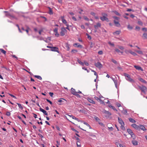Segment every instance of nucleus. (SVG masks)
<instances>
[{
    "label": "nucleus",
    "instance_id": "f257e3e1",
    "mask_svg": "<svg viewBox=\"0 0 147 147\" xmlns=\"http://www.w3.org/2000/svg\"><path fill=\"white\" fill-rule=\"evenodd\" d=\"M124 76L125 77L126 79L128 81L131 83L135 82V81L130 78V76L129 74L126 73H124Z\"/></svg>",
    "mask_w": 147,
    "mask_h": 147
},
{
    "label": "nucleus",
    "instance_id": "f03ea898",
    "mask_svg": "<svg viewBox=\"0 0 147 147\" xmlns=\"http://www.w3.org/2000/svg\"><path fill=\"white\" fill-rule=\"evenodd\" d=\"M102 16L100 17V20L103 21H106L107 22H109V19L107 18V14L105 13H102Z\"/></svg>",
    "mask_w": 147,
    "mask_h": 147
},
{
    "label": "nucleus",
    "instance_id": "7ed1b4c3",
    "mask_svg": "<svg viewBox=\"0 0 147 147\" xmlns=\"http://www.w3.org/2000/svg\"><path fill=\"white\" fill-rule=\"evenodd\" d=\"M138 87L142 92L144 93H146V91L147 90V88L145 86L142 85L141 86H138Z\"/></svg>",
    "mask_w": 147,
    "mask_h": 147
},
{
    "label": "nucleus",
    "instance_id": "20e7f679",
    "mask_svg": "<svg viewBox=\"0 0 147 147\" xmlns=\"http://www.w3.org/2000/svg\"><path fill=\"white\" fill-rule=\"evenodd\" d=\"M67 32V30L64 27H62L61 28V31L60 32V34L62 36H64L65 35V33Z\"/></svg>",
    "mask_w": 147,
    "mask_h": 147
},
{
    "label": "nucleus",
    "instance_id": "39448f33",
    "mask_svg": "<svg viewBox=\"0 0 147 147\" xmlns=\"http://www.w3.org/2000/svg\"><path fill=\"white\" fill-rule=\"evenodd\" d=\"M94 65L96 67L99 68V69H100V68H102V64L99 61L95 63Z\"/></svg>",
    "mask_w": 147,
    "mask_h": 147
},
{
    "label": "nucleus",
    "instance_id": "423d86ee",
    "mask_svg": "<svg viewBox=\"0 0 147 147\" xmlns=\"http://www.w3.org/2000/svg\"><path fill=\"white\" fill-rule=\"evenodd\" d=\"M102 112L103 113L106 114V115H105V116L106 117H109L111 115V113L105 110H104Z\"/></svg>",
    "mask_w": 147,
    "mask_h": 147
},
{
    "label": "nucleus",
    "instance_id": "0eeeda50",
    "mask_svg": "<svg viewBox=\"0 0 147 147\" xmlns=\"http://www.w3.org/2000/svg\"><path fill=\"white\" fill-rule=\"evenodd\" d=\"M50 51H55L58 52V53H59V51L58 48L57 47H53L52 48V49H51Z\"/></svg>",
    "mask_w": 147,
    "mask_h": 147
},
{
    "label": "nucleus",
    "instance_id": "6e6552de",
    "mask_svg": "<svg viewBox=\"0 0 147 147\" xmlns=\"http://www.w3.org/2000/svg\"><path fill=\"white\" fill-rule=\"evenodd\" d=\"M94 119L100 125H103V124L101 122L100 120L97 117H94Z\"/></svg>",
    "mask_w": 147,
    "mask_h": 147
},
{
    "label": "nucleus",
    "instance_id": "1a4fd4ad",
    "mask_svg": "<svg viewBox=\"0 0 147 147\" xmlns=\"http://www.w3.org/2000/svg\"><path fill=\"white\" fill-rule=\"evenodd\" d=\"M131 125L136 129L138 130H140V126L138 125L135 124H132Z\"/></svg>",
    "mask_w": 147,
    "mask_h": 147
},
{
    "label": "nucleus",
    "instance_id": "9d476101",
    "mask_svg": "<svg viewBox=\"0 0 147 147\" xmlns=\"http://www.w3.org/2000/svg\"><path fill=\"white\" fill-rule=\"evenodd\" d=\"M73 46L76 47L80 48H82L83 47L79 43H75L74 44Z\"/></svg>",
    "mask_w": 147,
    "mask_h": 147
},
{
    "label": "nucleus",
    "instance_id": "9b49d317",
    "mask_svg": "<svg viewBox=\"0 0 147 147\" xmlns=\"http://www.w3.org/2000/svg\"><path fill=\"white\" fill-rule=\"evenodd\" d=\"M113 22L116 26L119 27L121 26V25L117 21L115 20H114Z\"/></svg>",
    "mask_w": 147,
    "mask_h": 147
},
{
    "label": "nucleus",
    "instance_id": "f8f14e48",
    "mask_svg": "<svg viewBox=\"0 0 147 147\" xmlns=\"http://www.w3.org/2000/svg\"><path fill=\"white\" fill-rule=\"evenodd\" d=\"M39 110L40 111L42 112L45 115L47 116L48 115V114L47 113V111L41 107L40 108Z\"/></svg>",
    "mask_w": 147,
    "mask_h": 147
},
{
    "label": "nucleus",
    "instance_id": "ddd939ff",
    "mask_svg": "<svg viewBox=\"0 0 147 147\" xmlns=\"http://www.w3.org/2000/svg\"><path fill=\"white\" fill-rule=\"evenodd\" d=\"M101 26V24L99 22H98L96 24V25L94 26V27L95 29H97L98 28H100Z\"/></svg>",
    "mask_w": 147,
    "mask_h": 147
},
{
    "label": "nucleus",
    "instance_id": "4468645a",
    "mask_svg": "<svg viewBox=\"0 0 147 147\" xmlns=\"http://www.w3.org/2000/svg\"><path fill=\"white\" fill-rule=\"evenodd\" d=\"M134 67L137 70H141V71H143V69L142 68V67L139 66H137V65H135L134 66Z\"/></svg>",
    "mask_w": 147,
    "mask_h": 147
},
{
    "label": "nucleus",
    "instance_id": "2eb2a0df",
    "mask_svg": "<svg viewBox=\"0 0 147 147\" xmlns=\"http://www.w3.org/2000/svg\"><path fill=\"white\" fill-rule=\"evenodd\" d=\"M61 19L63 23L65 24V25L67 24V21L65 19H64V16H61Z\"/></svg>",
    "mask_w": 147,
    "mask_h": 147
},
{
    "label": "nucleus",
    "instance_id": "dca6fc26",
    "mask_svg": "<svg viewBox=\"0 0 147 147\" xmlns=\"http://www.w3.org/2000/svg\"><path fill=\"white\" fill-rule=\"evenodd\" d=\"M140 129L144 131H145L146 130V129L144 126L143 125H140Z\"/></svg>",
    "mask_w": 147,
    "mask_h": 147
},
{
    "label": "nucleus",
    "instance_id": "f3484780",
    "mask_svg": "<svg viewBox=\"0 0 147 147\" xmlns=\"http://www.w3.org/2000/svg\"><path fill=\"white\" fill-rule=\"evenodd\" d=\"M48 8L49 9V13L50 15L53 14V13L52 9L49 7H48Z\"/></svg>",
    "mask_w": 147,
    "mask_h": 147
},
{
    "label": "nucleus",
    "instance_id": "a211bd4d",
    "mask_svg": "<svg viewBox=\"0 0 147 147\" xmlns=\"http://www.w3.org/2000/svg\"><path fill=\"white\" fill-rule=\"evenodd\" d=\"M4 12L5 13V16L6 17H8V18L10 16V14L9 13L8 11H4Z\"/></svg>",
    "mask_w": 147,
    "mask_h": 147
},
{
    "label": "nucleus",
    "instance_id": "6ab92c4d",
    "mask_svg": "<svg viewBox=\"0 0 147 147\" xmlns=\"http://www.w3.org/2000/svg\"><path fill=\"white\" fill-rule=\"evenodd\" d=\"M111 78L112 79V80L115 83V87L116 88H117V80H115L114 78H113L112 77Z\"/></svg>",
    "mask_w": 147,
    "mask_h": 147
},
{
    "label": "nucleus",
    "instance_id": "aec40b11",
    "mask_svg": "<svg viewBox=\"0 0 147 147\" xmlns=\"http://www.w3.org/2000/svg\"><path fill=\"white\" fill-rule=\"evenodd\" d=\"M139 80L141 82L145 84H146L147 83V82L145 80L142 78H138Z\"/></svg>",
    "mask_w": 147,
    "mask_h": 147
},
{
    "label": "nucleus",
    "instance_id": "412c9836",
    "mask_svg": "<svg viewBox=\"0 0 147 147\" xmlns=\"http://www.w3.org/2000/svg\"><path fill=\"white\" fill-rule=\"evenodd\" d=\"M127 131L129 134L130 135H133V133L132 132V130L130 129H127Z\"/></svg>",
    "mask_w": 147,
    "mask_h": 147
},
{
    "label": "nucleus",
    "instance_id": "4be33fe9",
    "mask_svg": "<svg viewBox=\"0 0 147 147\" xmlns=\"http://www.w3.org/2000/svg\"><path fill=\"white\" fill-rule=\"evenodd\" d=\"M71 94L74 95L75 94H76V93H77V92L73 88H71Z\"/></svg>",
    "mask_w": 147,
    "mask_h": 147
},
{
    "label": "nucleus",
    "instance_id": "5701e85b",
    "mask_svg": "<svg viewBox=\"0 0 147 147\" xmlns=\"http://www.w3.org/2000/svg\"><path fill=\"white\" fill-rule=\"evenodd\" d=\"M65 47L66 48V50L67 51H69L70 49L69 45L67 43H66L65 44Z\"/></svg>",
    "mask_w": 147,
    "mask_h": 147
},
{
    "label": "nucleus",
    "instance_id": "b1692460",
    "mask_svg": "<svg viewBox=\"0 0 147 147\" xmlns=\"http://www.w3.org/2000/svg\"><path fill=\"white\" fill-rule=\"evenodd\" d=\"M9 18L11 19H12V18L15 19L16 20H17L18 18H17L15 16L13 15L12 14H11Z\"/></svg>",
    "mask_w": 147,
    "mask_h": 147
},
{
    "label": "nucleus",
    "instance_id": "393cba45",
    "mask_svg": "<svg viewBox=\"0 0 147 147\" xmlns=\"http://www.w3.org/2000/svg\"><path fill=\"white\" fill-rule=\"evenodd\" d=\"M88 101L91 103H92L93 104H95V102L93 100L92 98H88Z\"/></svg>",
    "mask_w": 147,
    "mask_h": 147
},
{
    "label": "nucleus",
    "instance_id": "a878e982",
    "mask_svg": "<svg viewBox=\"0 0 147 147\" xmlns=\"http://www.w3.org/2000/svg\"><path fill=\"white\" fill-rule=\"evenodd\" d=\"M122 124H121V128L124 131L125 130V128L124 125V123H122Z\"/></svg>",
    "mask_w": 147,
    "mask_h": 147
},
{
    "label": "nucleus",
    "instance_id": "bb28decb",
    "mask_svg": "<svg viewBox=\"0 0 147 147\" xmlns=\"http://www.w3.org/2000/svg\"><path fill=\"white\" fill-rule=\"evenodd\" d=\"M132 143L134 146H136L138 144V142L136 140H132Z\"/></svg>",
    "mask_w": 147,
    "mask_h": 147
},
{
    "label": "nucleus",
    "instance_id": "cd10ccee",
    "mask_svg": "<svg viewBox=\"0 0 147 147\" xmlns=\"http://www.w3.org/2000/svg\"><path fill=\"white\" fill-rule=\"evenodd\" d=\"M129 121L132 123H135L136 122V121L133 119L130 118H129Z\"/></svg>",
    "mask_w": 147,
    "mask_h": 147
},
{
    "label": "nucleus",
    "instance_id": "c85d7f7f",
    "mask_svg": "<svg viewBox=\"0 0 147 147\" xmlns=\"http://www.w3.org/2000/svg\"><path fill=\"white\" fill-rule=\"evenodd\" d=\"M118 120L119 123L120 124H122V123H124V122L120 118H119V117H118Z\"/></svg>",
    "mask_w": 147,
    "mask_h": 147
},
{
    "label": "nucleus",
    "instance_id": "c756f323",
    "mask_svg": "<svg viewBox=\"0 0 147 147\" xmlns=\"http://www.w3.org/2000/svg\"><path fill=\"white\" fill-rule=\"evenodd\" d=\"M84 124L86 125L88 127H89V128L90 129H92L91 127L90 126V125L87 122L84 121L83 122Z\"/></svg>",
    "mask_w": 147,
    "mask_h": 147
},
{
    "label": "nucleus",
    "instance_id": "7c9ffc66",
    "mask_svg": "<svg viewBox=\"0 0 147 147\" xmlns=\"http://www.w3.org/2000/svg\"><path fill=\"white\" fill-rule=\"evenodd\" d=\"M0 51H1V53H3V54H4L5 55L6 52L5 50H4L3 49H0Z\"/></svg>",
    "mask_w": 147,
    "mask_h": 147
},
{
    "label": "nucleus",
    "instance_id": "2f4dec72",
    "mask_svg": "<svg viewBox=\"0 0 147 147\" xmlns=\"http://www.w3.org/2000/svg\"><path fill=\"white\" fill-rule=\"evenodd\" d=\"M78 62L82 65L83 66L84 65V63L81 61L79 59L78 60Z\"/></svg>",
    "mask_w": 147,
    "mask_h": 147
},
{
    "label": "nucleus",
    "instance_id": "473e14b6",
    "mask_svg": "<svg viewBox=\"0 0 147 147\" xmlns=\"http://www.w3.org/2000/svg\"><path fill=\"white\" fill-rule=\"evenodd\" d=\"M34 76L35 78H36L40 80H41L42 79V78L41 77L39 76L34 75Z\"/></svg>",
    "mask_w": 147,
    "mask_h": 147
},
{
    "label": "nucleus",
    "instance_id": "72a5a7b5",
    "mask_svg": "<svg viewBox=\"0 0 147 147\" xmlns=\"http://www.w3.org/2000/svg\"><path fill=\"white\" fill-rule=\"evenodd\" d=\"M120 33V31H116L115 32H113V34H116L119 35Z\"/></svg>",
    "mask_w": 147,
    "mask_h": 147
},
{
    "label": "nucleus",
    "instance_id": "f704fd0d",
    "mask_svg": "<svg viewBox=\"0 0 147 147\" xmlns=\"http://www.w3.org/2000/svg\"><path fill=\"white\" fill-rule=\"evenodd\" d=\"M130 53L134 56H136L137 55V54L136 53L132 51L131 50L130 51Z\"/></svg>",
    "mask_w": 147,
    "mask_h": 147
},
{
    "label": "nucleus",
    "instance_id": "c9c22d12",
    "mask_svg": "<svg viewBox=\"0 0 147 147\" xmlns=\"http://www.w3.org/2000/svg\"><path fill=\"white\" fill-rule=\"evenodd\" d=\"M143 37L144 38V39H147V33H144L143 34Z\"/></svg>",
    "mask_w": 147,
    "mask_h": 147
},
{
    "label": "nucleus",
    "instance_id": "e433bc0d",
    "mask_svg": "<svg viewBox=\"0 0 147 147\" xmlns=\"http://www.w3.org/2000/svg\"><path fill=\"white\" fill-rule=\"evenodd\" d=\"M63 100L66 101V100L65 99L62 98H61L58 101L59 102H63Z\"/></svg>",
    "mask_w": 147,
    "mask_h": 147
},
{
    "label": "nucleus",
    "instance_id": "4c0bfd02",
    "mask_svg": "<svg viewBox=\"0 0 147 147\" xmlns=\"http://www.w3.org/2000/svg\"><path fill=\"white\" fill-rule=\"evenodd\" d=\"M19 108L20 109H21L22 110L23 109V107L21 105L20 103H17Z\"/></svg>",
    "mask_w": 147,
    "mask_h": 147
},
{
    "label": "nucleus",
    "instance_id": "58836bf2",
    "mask_svg": "<svg viewBox=\"0 0 147 147\" xmlns=\"http://www.w3.org/2000/svg\"><path fill=\"white\" fill-rule=\"evenodd\" d=\"M78 52V51L75 49H73L71 51V53L72 54Z\"/></svg>",
    "mask_w": 147,
    "mask_h": 147
},
{
    "label": "nucleus",
    "instance_id": "ea45409f",
    "mask_svg": "<svg viewBox=\"0 0 147 147\" xmlns=\"http://www.w3.org/2000/svg\"><path fill=\"white\" fill-rule=\"evenodd\" d=\"M113 18L117 21L119 20L120 19L119 18L115 16H113Z\"/></svg>",
    "mask_w": 147,
    "mask_h": 147
},
{
    "label": "nucleus",
    "instance_id": "a19ab883",
    "mask_svg": "<svg viewBox=\"0 0 147 147\" xmlns=\"http://www.w3.org/2000/svg\"><path fill=\"white\" fill-rule=\"evenodd\" d=\"M76 144H77V147H80L81 144H80V141H78L77 142Z\"/></svg>",
    "mask_w": 147,
    "mask_h": 147
},
{
    "label": "nucleus",
    "instance_id": "79ce46f5",
    "mask_svg": "<svg viewBox=\"0 0 147 147\" xmlns=\"http://www.w3.org/2000/svg\"><path fill=\"white\" fill-rule=\"evenodd\" d=\"M114 12L116 15L119 16H121V14L119 13L117 11H115Z\"/></svg>",
    "mask_w": 147,
    "mask_h": 147
},
{
    "label": "nucleus",
    "instance_id": "37998d69",
    "mask_svg": "<svg viewBox=\"0 0 147 147\" xmlns=\"http://www.w3.org/2000/svg\"><path fill=\"white\" fill-rule=\"evenodd\" d=\"M111 60V61L115 64H117V62L116 60L113 59H112Z\"/></svg>",
    "mask_w": 147,
    "mask_h": 147
},
{
    "label": "nucleus",
    "instance_id": "c03bdc74",
    "mask_svg": "<svg viewBox=\"0 0 147 147\" xmlns=\"http://www.w3.org/2000/svg\"><path fill=\"white\" fill-rule=\"evenodd\" d=\"M72 119H75V120L78 121H80V120H79V119L78 118L76 117L75 116H74V117H73V118Z\"/></svg>",
    "mask_w": 147,
    "mask_h": 147
},
{
    "label": "nucleus",
    "instance_id": "a18cd8bd",
    "mask_svg": "<svg viewBox=\"0 0 147 147\" xmlns=\"http://www.w3.org/2000/svg\"><path fill=\"white\" fill-rule=\"evenodd\" d=\"M115 51L117 53H121L122 54L123 52H121L119 49H115Z\"/></svg>",
    "mask_w": 147,
    "mask_h": 147
},
{
    "label": "nucleus",
    "instance_id": "49530a36",
    "mask_svg": "<svg viewBox=\"0 0 147 147\" xmlns=\"http://www.w3.org/2000/svg\"><path fill=\"white\" fill-rule=\"evenodd\" d=\"M83 18H84V20H86V21H89V18L86 16H84L83 17Z\"/></svg>",
    "mask_w": 147,
    "mask_h": 147
},
{
    "label": "nucleus",
    "instance_id": "de8ad7c7",
    "mask_svg": "<svg viewBox=\"0 0 147 147\" xmlns=\"http://www.w3.org/2000/svg\"><path fill=\"white\" fill-rule=\"evenodd\" d=\"M127 28L129 30H132L133 29V27L129 25L127 26Z\"/></svg>",
    "mask_w": 147,
    "mask_h": 147
},
{
    "label": "nucleus",
    "instance_id": "09e8293b",
    "mask_svg": "<svg viewBox=\"0 0 147 147\" xmlns=\"http://www.w3.org/2000/svg\"><path fill=\"white\" fill-rule=\"evenodd\" d=\"M29 29H30V28L28 27H27V29L25 30V31L26 32L27 34H28L29 30Z\"/></svg>",
    "mask_w": 147,
    "mask_h": 147
},
{
    "label": "nucleus",
    "instance_id": "8fccbe9b",
    "mask_svg": "<svg viewBox=\"0 0 147 147\" xmlns=\"http://www.w3.org/2000/svg\"><path fill=\"white\" fill-rule=\"evenodd\" d=\"M138 24L140 25H142L143 23L141 21H138Z\"/></svg>",
    "mask_w": 147,
    "mask_h": 147
},
{
    "label": "nucleus",
    "instance_id": "3c124183",
    "mask_svg": "<svg viewBox=\"0 0 147 147\" xmlns=\"http://www.w3.org/2000/svg\"><path fill=\"white\" fill-rule=\"evenodd\" d=\"M58 30L57 28H55L53 30V32L55 33H57L58 32Z\"/></svg>",
    "mask_w": 147,
    "mask_h": 147
},
{
    "label": "nucleus",
    "instance_id": "603ef678",
    "mask_svg": "<svg viewBox=\"0 0 147 147\" xmlns=\"http://www.w3.org/2000/svg\"><path fill=\"white\" fill-rule=\"evenodd\" d=\"M103 52L102 51H99L98 52V54L100 55H102L103 54Z\"/></svg>",
    "mask_w": 147,
    "mask_h": 147
},
{
    "label": "nucleus",
    "instance_id": "864d4df0",
    "mask_svg": "<svg viewBox=\"0 0 147 147\" xmlns=\"http://www.w3.org/2000/svg\"><path fill=\"white\" fill-rule=\"evenodd\" d=\"M46 100L48 102H49L50 104H51V105L52 104V102L49 100L48 99H47V98L46 99Z\"/></svg>",
    "mask_w": 147,
    "mask_h": 147
},
{
    "label": "nucleus",
    "instance_id": "5fc2aeb1",
    "mask_svg": "<svg viewBox=\"0 0 147 147\" xmlns=\"http://www.w3.org/2000/svg\"><path fill=\"white\" fill-rule=\"evenodd\" d=\"M71 129L72 131H74L76 132L77 133H79V132L78 131H77L75 129H74V128H71Z\"/></svg>",
    "mask_w": 147,
    "mask_h": 147
},
{
    "label": "nucleus",
    "instance_id": "6e6d98bb",
    "mask_svg": "<svg viewBox=\"0 0 147 147\" xmlns=\"http://www.w3.org/2000/svg\"><path fill=\"white\" fill-rule=\"evenodd\" d=\"M11 113L10 112L7 111L6 113V115L7 116H9L10 115Z\"/></svg>",
    "mask_w": 147,
    "mask_h": 147
},
{
    "label": "nucleus",
    "instance_id": "4d7b16f0",
    "mask_svg": "<svg viewBox=\"0 0 147 147\" xmlns=\"http://www.w3.org/2000/svg\"><path fill=\"white\" fill-rule=\"evenodd\" d=\"M94 98L95 100H97L98 101H99V100H100V98H99L97 96L94 97Z\"/></svg>",
    "mask_w": 147,
    "mask_h": 147
},
{
    "label": "nucleus",
    "instance_id": "13d9d810",
    "mask_svg": "<svg viewBox=\"0 0 147 147\" xmlns=\"http://www.w3.org/2000/svg\"><path fill=\"white\" fill-rule=\"evenodd\" d=\"M84 63L86 66H88L89 65V64L86 61H84Z\"/></svg>",
    "mask_w": 147,
    "mask_h": 147
},
{
    "label": "nucleus",
    "instance_id": "bf43d9fd",
    "mask_svg": "<svg viewBox=\"0 0 147 147\" xmlns=\"http://www.w3.org/2000/svg\"><path fill=\"white\" fill-rule=\"evenodd\" d=\"M38 136L40 138H43L44 137L43 136L40 134L39 133V134H38Z\"/></svg>",
    "mask_w": 147,
    "mask_h": 147
},
{
    "label": "nucleus",
    "instance_id": "052dcab7",
    "mask_svg": "<svg viewBox=\"0 0 147 147\" xmlns=\"http://www.w3.org/2000/svg\"><path fill=\"white\" fill-rule=\"evenodd\" d=\"M131 137L134 139H135L136 137L134 133H133V135H131Z\"/></svg>",
    "mask_w": 147,
    "mask_h": 147
},
{
    "label": "nucleus",
    "instance_id": "680f3d73",
    "mask_svg": "<svg viewBox=\"0 0 147 147\" xmlns=\"http://www.w3.org/2000/svg\"><path fill=\"white\" fill-rule=\"evenodd\" d=\"M74 95L78 97H80V95L79 94H78V93H76V94H74Z\"/></svg>",
    "mask_w": 147,
    "mask_h": 147
},
{
    "label": "nucleus",
    "instance_id": "e2e57ef3",
    "mask_svg": "<svg viewBox=\"0 0 147 147\" xmlns=\"http://www.w3.org/2000/svg\"><path fill=\"white\" fill-rule=\"evenodd\" d=\"M9 95L11 97H13L15 99L16 98V97L15 96H14L12 94H9Z\"/></svg>",
    "mask_w": 147,
    "mask_h": 147
},
{
    "label": "nucleus",
    "instance_id": "0e129e2a",
    "mask_svg": "<svg viewBox=\"0 0 147 147\" xmlns=\"http://www.w3.org/2000/svg\"><path fill=\"white\" fill-rule=\"evenodd\" d=\"M140 29V28L139 26H137L136 27L135 29L136 30H139Z\"/></svg>",
    "mask_w": 147,
    "mask_h": 147
},
{
    "label": "nucleus",
    "instance_id": "69168bd1",
    "mask_svg": "<svg viewBox=\"0 0 147 147\" xmlns=\"http://www.w3.org/2000/svg\"><path fill=\"white\" fill-rule=\"evenodd\" d=\"M66 26H67V27H66L65 28L66 29H67V30H69L70 31V29H69V25L68 24H67L66 25Z\"/></svg>",
    "mask_w": 147,
    "mask_h": 147
},
{
    "label": "nucleus",
    "instance_id": "338daca9",
    "mask_svg": "<svg viewBox=\"0 0 147 147\" xmlns=\"http://www.w3.org/2000/svg\"><path fill=\"white\" fill-rule=\"evenodd\" d=\"M72 19L75 21H76L77 20V19L74 16H73L72 17Z\"/></svg>",
    "mask_w": 147,
    "mask_h": 147
},
{
    "label": "nucleus",
    "instance_id": "774afa93",
    "mask_svg": "<svg viewBox=\"0 0 147 147\" xmlns=\"http://www.w3.org/2000/svg\"><path fill=\"white\" fill-rule=\"evenodd\" d=\"M137 52L139 54H142V51H137Z\"/></svg>",
    "mask_w": 147,
    "mask_h": 147
}]
</instances>
